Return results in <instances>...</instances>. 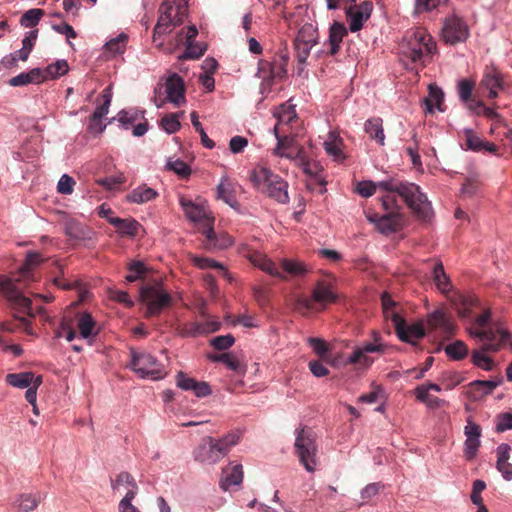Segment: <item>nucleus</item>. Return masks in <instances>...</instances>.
<instances>
[{
	"instance_id": "44",
	"label": "nucleus",
	"mask_w": 512,
	"mask_h": 512,
	"mask_svg": "<svg viewBox=\"0 0 512 512\" xmlns=\"http://www.w3.org/2000/svg\"><path fill=\"white\" fill-rule=\"evenodd\" d=\"M446 354L453 360H462L468 355V347L462 341H455L445 347Z\"/></svg>"
},
{
	"instance_id": "1",
	"label": "nucleus",
	"mask_w": 512,
	"mask_h": 512,
	"mask_svg": "<svg viewBox=\"0 0 512 512\" xmlns=\"http://www.w3.org/2000/svg\"><path fill=\"white\" fill-rule=\"evenodd\" d=\"M379 190L382 193L381 205L386 214L382 216L375 214L370 220L375 222L377 228L384 234L397 232L403 227L404 217L400 213L398 198L407 204L418 219L429 221L433 216L431 203L420 191V187L414 183L389 179L380 181Z\"/></svg>"
},
{
	"instance_id": "24",
	"label": "nucleus",
	"mask_w": 512,
	"mask_h": 512,
	"mask_svg": "<svg viewBox=\"0 0 512 512\" xmlns=\"http://www.w3.org/2000/svg\"><path fill=\"white\" fill-rule=\"evenodd\" d=\"M177 386L182 390L192 391L197 397H206L211 394L208 383L196 381L183 372H179L176 378Z\"/></svg>"
},
{
	"instance_id": "15",
	"label": "nucleus",
	"mask_w": 512,
	"mask_h": 512,
	"mask_svg": "<svg viewBox=\"0 0 512 512\" xmlns=\"http://www.w3.org/2000/svg\"><path fill=\"white\" fill-rule=\"evenodd\" d=\"M441 36L445 43L455 45L467 40L469 28L463 19L451 16L445 19Z\"/></svg>"
},
{
	"instance_id": "21",
	"label": "nucleus",
	"mask_w": 512,
	"mask_h": 512,
	"mask_svg": "<svg viewBox=\"0 0 512 512\" xmlns=\"http://www.w3.org/2000/svg\"><path fill=\"white\" fill-rule=\"evenodd\" d=\"M180 204L187 218L193 222L201 224L202 227L200 228V231L213 224L214 219L208 216L204 207L197 205L190 199H186L184 197L180 199Z\"/></svg>"
},
{
	"instance_id": "9",
	"label": "nucleus",
	"mask_w": 512,
	"mask_h": 512,
	"mask_svg": "<svg viewBox=\"0 0 512 512\" xmlns=\"http://www.w3.org/2000/svg\"><path fill=\"white\" fill-rule=\"evenodd\" d=\"M187 10L185 0H164L159 8L160 15L154 28V35L170 33L174 27L182 24Z\"/></svg>"
},
{
	"instance_id": "10",
	"label": "nucleus",
	"mask_w": 512,
	"mask_h": 512,
	"mask_svg": "<svg viewBox=\"0 0 512 512\" xmlns=\"http://www.w3.org/2000/svg\"><path fill=\"white\" fill-rule=\"evenodd\" d=\"M185 91L182 77L174 73L155 89V103L158 107H162L166 102L179 107L186 102Z\"/></svg>"
},
{
	"instance_id": "43",
	"label": "nucleus",
	"mask_w": 512,
	"mask_h": 512,
	"mask_svg": "<svg viewBox=\"0 0 512 512\" xmlns=\"http://www.w3.org/2000/svg\"><path fill=\"white\" fill-rule=\"evenodd\" d=\"M186 49L180 59H199L207 50V45L200 42L185 43Z\"/></svg>"
},
{
	"instance_id": "61",
	"label": "nucleus",
	"mask_w": 512,
	"mask_h": 512,
	"mask_svg": "<svg viewBox=\"0 0 512 512\" xmlns=\"http://www.w3.org/2000/svg\"><path fill=\"white\" fill-rule=\"evenodd\" d=\"M480 447V440L473 438H466L464 443V455L467 460H472Z\"/></svg>"
},
{
	"instance_id": "55",
	"label": "nucleus",
	"mask_w": 512,
	"mask_h": 512,
	"mask_svg": "<svg viewBox=\"0 0 512 512\" xmlns=\"http://www.w3.org/2000/svg\"><path fill=\"white\" fill-rule=\"evenodd\" d=\"M75 181L68 174H64L61 176L60 180L57 184V191L60 194L70 195L74 191Z\"/></svg>"
},
{
	"instance_id": "25",
	"label": "nucleus",
	"mask_w": 512,
	"mask_h": 512,
	"mask_svg": "<svg viewBox=\"0 0 512 512\" xmlns=\"http://www.w3.org/2000/svg\"><path fill=\"white\" fill-rule=\"evenodd\" d=\"M243 480V467L241 464L231 462L228 466L223 468L220 480V487L223 490H228L231 486L239 485Z\"/></svg>"
},
{
	"instance_id": "30",
	"label": "nucleus",
	"mask_w": 512,
	"mask_h": 512,
	"mask_svg": "<svg viewBox=\"0 0 512 512\" xmlns=\"http://www.w3.org/2000/svg\"><path fill=\"white\" fill-rule=\"evenodd\" d=\"M364 131L370 140H374L379 145H384L385 134L381 118L374 117L368 119L364 124Z\"/></svg>"
},
{
	"instance_id": "19",
	"label": "nucleus",
	"mask_w": 512,
	"mask_h": 512,
	"mask_svg": "<svg viewBox=\"0 0 512 512\" xmlns=\"http://www.w3.org/2000/svg\"><path fill=\"white\" fill-rule=\"evenodd\" d=\"M351 2L356 3V0H351ZM372 11V3L371 2H363L359 6L356 4L351 5L346 9V14L348 19L350 20L349 28L352 32L359 31L365 21H367L371 15Z\"/></svg>"
},
{
	"instance_id": "50",
	"label": "nucleus",
	"mask_w": 512,
	"mask_h": 512,
	"mask_svg": "<svg viewBox=\"0 0 512 512\" xmlns=\"http://www.w3.org/2000/svg\"><path fill=\"white\" fill-rule=\"evenodd\" d=\"M183 112L180 113L182 115ZM161 127L169 134L175 133L178 131L181 127L180 121H179V114L177 113H171L165 115L161 119Z\"/></svg>"
},
{
	"instance_id": "20",
	"label": "nucleus",
	"mask_w": 512,
	"mask_h": 512,
	"mask_svg": "<svg viewBox=\"0 0 512 512\" xmlns=\"http://www.w3.org/2000/svg\"><path fill=\"white\" fill-rule=\"evenodd\" d=\"M205 239L202 242L203 247L208 251H217L225 249L232 245L231 236L227 233L217 235L213 229V224L201 230Z\"/></svg>"
},
{
	"instance_id": "62",
	"label": "nucleus",
	"mask_w": 512,
	"mask_h": 512,
	"mask_svg": "<svg viewBox=\"0 0 512 512\" xmlns=\"http://www.w3.org/2000/svg\"><path fill=\"white\" fill-rule=\"evenodd\" d=\"M180 333H181V335L186 336V337H196L198 335H203L201 323L200 322L186 323L182 326Z\"/></svg>"
},
{
	"instance_id": "31",
	"label": "nucleus",
	"mask_w": 512,
	"mask_h": 512,
	"mask_svg": "<svg viewBox=\"0 0 512 512\" xmlns=\"http://www.w3.org/2000/svg\"><path fill=\"white\" fill-rule=\"evenodd\" d=\"M428 97L425 98L424 102L426 105V109L432 113L434 109H438L439 111H444V93L441 88L437 85L430 84L428 88Z\"/></svg>"
},
{
	"instance_id": "63",
	"label": "nucleus",
	"mask_w": 512,
	"mask_h": 512,
	"mask_svg": "<svg viewBox=\"0 0 512 512\" xmlns=\"http://www.w3.org/2000/svg\"><path fill=\"white\" fill-rule=\"evenodd\" d=\"M458 298L460 301V306L457 307L459 316L462 318L469 317L470 308L474 305V299L462 295H459Z\"/></svg>"
},
{
	"instance_id": "40",
	"label": "nucleus",
	"mask_w": 512,
	"mask_h": 512,
	"mask_svg": "<svg viewBox=\"0 0 512 512\" xmlns=\"http://www.w3.org/2000/svg\"><path fill=\"white\" fill-rule=\"evenodd\" d=\"M36 377L32 372L10 373L6 376V382L17 388L30 387Z\"/></svg>"
},
{
	"instance_id": "34",
	"label": "nucleus",
	"mask_w": 512,
	"mask_h": 512,
	"mask_svg": "<svg viewBox=\"0 0 512 512\" xmlns=\"http://www.w3.org/2000/svg\"><path fill=\"white\" fill-rule=\"evenodd\" d=\"M286 71L282 66L276 67L274 64L267 60H260L258 62L257 76L264 79H274L276 77H282Z\"/></svg>"
},
{
	"instance_id": "59",
	"label": "nucleus",
	"mask_w": 512,
	"mask_h": 512,
	"mask_svg": "<svg viewBox=\"0 0 512 512\" xmlns=\"http://www.w3.org/2000/svg\"><path fill=\"white\" fill-rule=\"evenodd\" d=\"M105 128V125L102 123V119L97 118L91 115L87 122V133L93 137L101 134Z\"/></svg>"
},
{
	"instance_id": "18",
	"label": "nucleus",
	"mask_w": 512,
	"mask_h": 512,
	"mask_svg": "<svg viewBox=\"0 0 512 512\" xmlns=\"http://www.w3.org/2000/svg\"><path fill=\"white\" fill-rule=\"evenodd\" d=\"M159 278L158 272L145 261L130 260V283L135 281H141V285L156 283Z\"/></svg>"
},
{
	"instance_id": "12",
	"label": "nucleus",
	"mask_w": 512,
	"mask_h": 512,
	"mask_svg": "<svg viewBox=\"0 0 512 512\" xmlns=\"http://www.w3.org/2000/svg\"><path fill=\"white\" fill-rule=\"evenodd\" d=\"M319 32L316 24L306 23L294 38V54L300 64H306L312 47L318 44Z\"/></svg>"
},
{
	"instance_id": "5",
	"label": "nucleus",
	"mask_w": 512,
	"mask_h": 512,
	"mask_svg": "<svg viewBox=\"0 0 512 512\" xmlns=\"http://www.w3.org/2000/svg\"><path fill=\"white\" fill-rule=\"evenodd\" d=\"M249 180L257 190L269 198L281 204L289 202L288 183L268 168L257 166L249 172Z\"/></svg>"
},
{
	"instance_id": "38",
	"label": "nucleus",
	"mask_w": 512,
	"mask_h": 512,
	"mask_svg": "<svg viewBox=\"0 0 512 512\" xmlns=\"http://www.w3.org/2000/svg\"><path fill=\"white\" fill-rule=\"evenodd\" d=\"M191 261L196 267L200 269H218L220 273L223 275V277L227 278L228 280H231L230 274L224 268V266L220 262L215 261L214 259L192 255Z\"/></svg>"
},
{
	"instance_id": "57",
	"label": "nucleus",
	"mask_w": 512,
	"mask_h": 512,
	"mask_svg": "<svg viewBox=\"0 0 512 512\" xmlns=\"http://www.w3.org/2000/svg\"><path fill=\"white\" fill-rule=\"evenodd\" d=\"M379 183H374L373 181H361L357 183L356 192L362 197H370L372 196L376 189H379Z\"/></svg>"
},
{
	"instance_id": "29",
	"label": "nucleus",
	"mask_w": 512,
	"mask_h": 512,
	"mask_svg": "<svg viewBox=\"0 0 512 512\" xmlns=\"http://www.w3.org/2000/svg\"><path fill=\"white\" fill-rule=\"evenodd\" d=\"M497 469L505 480L512 479V464L508 462L510 458V446L501 444L497 448Z\"/></svg>"
},
{
	"instance_id": "54",
	"label": "nucleus",
	"mask_w": 512,
	"mask_h": 512,
	"mask_svg": "<svg viewBox=\"0 0 512 512\" xmlns=\"http://www.w3.org/2000/svg\"><path fill=\"white\" fill-rule=\"evenodd\" d=\"M166 169L174 171L183 179L188 178L191 174V168L187 162H167Z\"/></svg>"
},
{
	"instance_id": "53",
	"label": "nucleus",
	"mask_w": 512,
	"mask_h": 512,
	"mask_svg": "<svg viewBox=\"0 0 512 512\" xmlns=\"http://www.w3.org/2000/svg\"><path fill=\"white\" fill-rule=\"evenodd\" d=\"M307 342L316 355L320 358H325L329 351V347L323 339L310 337Z\"/></svg>"
},
{
	"instance_id": "45",
	"label": "nucleus",
	"mask_w": 512,
	"mask_h": 512,
	"mask_svg": "<svg viewBox=\"0 0 512 512\" xmlns=\"http://www.w3.org/2000/svg\"><path fill=\"white\" fill-rule=\"evenodd\" d=\"M476 83L471 79H461L457 85V92L459 99L462 102H468L472 100L473 91L475 89Z\"/></svg>"
},
{
	"instance_id": "22",
	"label": "nucleus",
	"mask_w": 512,
	"mask_h": 512,
	"mask_svg": "<svg viewBox=\"0 0 512 512\" xmlns=\"http://www.w3.org/2000/svg\"><path fill=\"white\" fill-rule=\"evenodd\" d=\"M299 166L303 173L309 176L306 186L310 190H315L317 186L320 187V192H323L326 185L325 177L323 175V167L320 162H299Z\"/></svg>"
},
{
	"instance_id": "47",
	"label": "nucleus",
	"mask_w": 512,
	"mask_h": 512,
	"mask_svg": "<svg viewBox=\"0 0 512 512\" xmlns=\"http://www.w3.org/2000/svg\"><path fill=\"white\" fill-rule=\"evenodd\" d=\"M69 71V65L66 60H58L53 64H50L46 67L45 78L50 77L51 79H57Z\"/></svg>"
},
{
	"instance_id": "58",
	"label": "nucleus",
	"mask_w": 512,
	"mask_h": 512,
	"mask_svg": "<svg viewBox=\"0 0 512 512\" xmlns=\"http://www.w3.org/2000/svg\"><path fill=\"white\" fill-rule=\"evenodd\" d=\"M380 483H370L365 486L361 491L362 502L359 504L360 506L368 503L372 498L379 494L380 491Z\"/></svg>"
},
{
	"instance_id": "23",
	"label": "nucleus",
	"mask_w": 512,
	"mask_h": 512,
	"mask_svg": "<svg viewBox=\"0 0 512 512\" xmlns=\"http://www.w3.org/2000/svg\"><path fill=\"white\" fill-rule=\"evenodd\" d=\"M348 31L343 23L335 21L331 24L329 28V36L327 42L324 43V46H328V50L322 51L328 56L336 55L340 48L343 38L347 36Z\"/></svg>"
},
{
	"instance_id": "6",
	"label": "nucleus",
	"mask_w": 512,
	"mask_h": 512,
	"mask_svg": "<svg viewBox=\"0 0 512 512\" xmlns=\"http://www.w3.org/2000/svg\"><path fill=\"white\" fill-rule=\"evenodd\" d=\"M435 50L436 44L432 37L421 29L407 31L400 44L401 55L412 63L422 66H424L425 59L432 55Z\"/></svg>"
},
{
	"instance_id": "51",
	"label": "nucleus",
	"mask_w": 512,
	"mask_h": 512,
	"mask_svg": "<svg viewBox=\"0 0 512 512\" xmlns=\"http://www.w3.org/2000/svg\"><path fill=\"white\" fill-rule=\"evenodd\" d=\"M480 188V181L477 177H469L466 179V182L463 184L461 189L462 197H472L478 193Z\"/></svg>"
},
{
	"instance_id": "26",
	"label": "nucleus",
	"mask_w": 512,
	"mask_h": 512,
	"mask_svg": "<svg viewBox=\"0 0 512 512\" xmlns=\"http://www.w3.org/2000/svg\"><path fill=\"white\" fill-rule=\"evenodd\" d=\"M464 136H465L464 146H465V149H467V150H472L475 152H481V151L495 152L496 151V146L493 143L484 141L476 133H474L471 129H465Z\"/></svg>"
},
{
	"instance_id": "17",
	"label": "nucleus",
	"mask_w": 512,
	"mask_h": 512,
	"mask_svg": "<svg viewBox=\"0 0 512 512\" xmlns=\"http://www.w3.org/2000/svg\"><path fill=\"white\" fill-rule=\"evenodd\" d=\"M506 83L501 72L494 66H486L481 81L479 82L480 91H488L489 99H496L498 92L504 90Z\"/></svg>"
},
{
	"instance_id": "46",
	"label": "nucleus",
	"mask_w": 512,
	"mask_h": 512,
	"mask_svg": "<svg viewBox=\"0 0 512 512\" xmlns=\"http://www.w3.org/2000/svg\"><path fill=\"white\" fill-rule=\"evenodd\" d=\"M97 102L98 105L92 115L102 119L108 113L109 105L111 102V93L109 87L103 90Z\"/></svg>"
},
{
	"instance_id": "39",
	"label": "nucleus",
	"mask_w": 512,
	"mask_h": 512,
	"mask_svg": "<svg viewBox=\"0 0 512 512\" xmlns=\"http://www.w3.org/2000/svg\"><path fill=\"white\" fill-rule=\"evenodd\" d=\"M324 148L329 156L340 157L342 155L344 142L343 139L335 132H330L328 138L323 143Z\"/></svg>"
},
{
	"instance_id": "36",
	"label": "nucleus",
	"mask_w": 512,
	"mask_h": 512,
	"mask_svg": "<svg viewBox=\"0 0 512 512\" xmlns=\"http://www.w3.org/2000/svg\"><path fill=\"white\" fill-rule=\"evenodd\" d=\"M217 198L222 199L230 206L237 203L234 195V183L227 177H223L217 186Z\"/></svg>"
},
{
	"instance_id": "3",
	"label": "nucleus",
	"mask_w": 512,
	"mask_h": 512,
	"mask_svg": "<svg viewBox=\"0 0 512 512\" xmlns=\"http://www.w3.org/2000/svg\"><path fill=\"white\" fill-rule=\"evenodd\" d=\"M242 438L239 430H233L220 438L206 436L193 451L194 460L214 465L224 458Z\"/></svg>"
},
{
	"instance_id": "49",
	"label": "nucleus",
	"mask_w": 512,
	"mask_h": 512,
	"mask_svg": "<svg viewBox=\"0 0 512 512\" xmlns=\"http://www.w3.org/2000/svg\"><path fill=\"white\" fill-rule=\"evenodd\" d=\"M44 15V11L39 8H34L26 11L21 19L20 23L24 27H34L38 24V22L41 20L42 16Z\"/></svg>"
},
{
	"instance_id": "33",
	"label": "nucleus",
	"mask_w": 512,
	"mask_h": 512,
	"mask_svg": "<svg viewBox=\"0 0 512 512\" xmlns=\"http://www.w3.org/2000/svg\"><path fill=\"white\" fill-rule=\"evenodd\" d=\"M41 502V496L38 493H24L19 495L17 500L15 501V505L17 506L16 512H29L33 511L38 507Z\"/></svg>"
},
{
	"instance_id": "32",
	"label": "nucleus",
	"mask_w": 512,
	"mask_h": 512,
	"mask_svg": "<svg viewBox=\"0 0 512 512\" xmlns=\"http://www.w3.org/2000/svg\"><path fill=\"white\" fill-rule=\"evenodd\" d=\"M45 79L42 77V71L39 68H34L27 73H20L19 75L11 78L9 84L11 86H23L29 83H40Z\"/></svg>"
},
{
	"instance_id": "27",
	"label": "nucleus",
	"mask_w": 512,
	"mask_h": 512,
	"mask_svg": "<svg viewBox=\"0 0 512 512\" xmlns=\"http://www.w3.org/2000/svg\"><path fill=\"white\" fill-rule=\"evenodd\" d=\"M77 329L83 339H92L98 334L95 320L90 313L84 312L78 315Z\"/></svg>"
},
{
	"instance_id": "48",
	"label": "nucleus",
	"mask_w": 512,
	"mask_h": 512,
	"mask_svg": "<svg viewBox=\"0 0 512 512\" xmlns=\"http://www.w3.org/2000/svg\"><path fill=\"white\" fill-rule=\"evenodd\" d=\"M127 35L121 33L116 38L111 39L105 45L106 50L112 55L123 54L126 49Z\"/></svg>"
},
{
	"instance_id": "41",
	"label": "nucleus",
	"mask_w": 512,
	"mask_h": 512,
	"mask_svg": "<svg viewBox=\"0 0 512 512\" xmlns=\"http://www.w3.org/2000/svg\"><path fill=\"white\" fill-rule=\"evenodd\" d=\"M486 352L483 346L481 349L474 350L471 354V361L475 366L486 371H491L494 367V362L492 358L485 354Z\"/></svg>"
},
{
	"instance_id": "42",
	"label": "nucleus",
	"mask_w": 512,
	"mask_h": 512,
	"mask_svg": "<svg viewBox=\"0 0 512 512\" xmlns=\"http://www.w3.org/2000/svg\"><path fill=\"white\" fill-rule=\"evenodd\" d=\"M65 234L73 240H84L87 238V230L79 222L69 220L65 223Z\"/></svg>"
},
{
	"instance_id": "16",
	"label": "nucleus",
	"mask_w": 512,
	"mask_h": 512,
	"mask_svg": "<svg viewBox=\"0 0 512 512\" xmlns=\"http://www.w3.org/2000/svg\"><path fill=\"white\" fill-rule=\"evenodd\" d=\"M337 299L336 294L332 291L331 286L324 281H319L313 290L311 298H301L298 300V308L303 310L314 309V304L318 303L323 308L328 303H333Z\"/></svg>"
},
{
	"instance_id": "14",
	"label": "nucleus",
	"mask_w": 512,
	"mask_h": 512,
	"mask_svg": "<svg viewBox=\"0 0 512 512\" xmlns=\"http://www.w3.org/2000/svg\"><path fill=\"white\" fill-rule=\"evenodd\" d=\"M391 321L395 327L399 339L403 342L416 345L417 341L425 336V328L422 322L408 325L396 312H392Z\"/></svg>"
},
{
	"instance_id": "52",
	"label": "nucleus",
	"mask_w": 512,
	"mask_h": 512,
	"mask_svg": "<svg viewBox=\"0 0 512 512\" xmlns=\"http://www.w3.org/2000/svg\"><path fill=\"white\" fill-rule=\"evenodd\" d=\"M496 432L502 433L512 429V412L500 413L496 416Z\"/></svg>"
},
{
	"instance_id": "60",
	"label": "nucleus",
	"mask_w": 512,
	"mask_h": 512,
	"mask_svg": "<svg viewBox=\"0 0 512 512\" xmlns=\"http://www.w3.org/2000/svg\"><path fill=\"white\" fill-rule=\"evenodd\" d=\"M125 182V176L122 174L118 177H106L97 180V183L105 187L107 190L114 191Z\"/></svg>"
},
{
	"instance_id": "64",
	"label": "nucleus",
	"mask_w": 512,
	"mask_h": 512,
	"mask_svg": "<svg viewBox=\"0 0 512 512\" xmlns=\"http://www.w3.org/2000/svg\"><path fill=\"white\" fill-rule=\"evenodd\" d=\"M230 370L235 371L239 374H244L245 368L239 361V359L231 353H226L224 362Z\"/></svg>"
},
{
	"instance_id": "11",
	"label": "nucleus",
	"mask_w": 512,
	"mask_h": 512,
	"mask_svg": "<svg viewBox=\"0 0 512 512\" xmlns=\"http://www.w3.org/2000/svg\"><path fill=\"white\" fill-rule=\"evenodd\" d=\"M295 449L300 462L308 472H313L317 466V446L314 432L310 428L301 429L295 440Z\"/></svg>"
},
{
	"instance_id": "2",
	"label": "nucleus",
	"mask_w": 512,
	"mask_h": 512,
	"mask_svg": "<svg viewBox=\"0 0 512 512\" xmlns=\"http://www.w3.org/2000/svg\"><path fill=\"white\" fill-rule=\"evenodd\" d=\"M274 116L277 118V123L274 127L275 136L278 141V145L275 149V156L280 158H287L294 160L300 158L302 149L296 143L294 136V126L298 124V117L295 109V105L291 104L290 101L278 106L274 112Z\"/></svg>"
},
{
	"instance_id": "28",
	"label": "nucleus",
	"mask_w": 512,
	"mask_h": 512,
	"mask_svg": "<svg viewBox=\"0 0 512 512\" xmlns=\"http://www.w3.org/2000/svg\"><path fill=\"white\" fill-rule=\"evenodd\" d=\"M428 328L431 330H441L445 334L453 331V324L442 310H436L428 315Z\"/></svg>"
},
{
	"instance_id": "35",
	"label": "nucleus",
	"mask_w": 512,
	"mask_h": 512,
	"mask_svg": "<svg viewBox=\"0 0 512 512\" xmlns=\"http://www.w3.org/2000/svg\"><path fill=\"white\" fill-rule=\"evenodd\" d=\"M158 193L155 189L147 186L146 184L139 185L130 193V201L143 204L155 199Z\"/></svg>"
},
{
	"instance_id": "7",
	"label": "nucleus",
	"mask_w": 512,
	"mask_h": 512,
	"mask_svg": "<svg viewBox=\"0 0 512 512\" xmlns=\"http://www.w3.org/2000/svg\"><path fill=\"white\" fill-rule=\"evenodd\" d=\"M489 318V312L477 316L475 327L470 330V334L484 343L483 349L485 351L496 352L509 342L511 334L500 327L488 325Z\"/></svg>"
},
{
	"instance_id": "13",
	"label": "nucleus",
	"mask_w": 512,
	"mask_h": 512,
	"mask_svg": "<svg viewBox=\"0 0 512 512\" xmlns=\"http://www.w3.org/2000/svg\"><path fill=\"white\" fill-rule=\"evenodd\" d=\"M131 355L130 369L140 378L159 380L164 377L165 372L162 365L153 356L134 351H131Z\"/></svg>"
},
{
	"instance_id": "37",
	"label": "nucleus",
	"mask_w": 512,
	"mask_h": 512,
	"mask_svg": "<svg viewBox=\"0 0 512 512\" xmlns=\"http://www.w3.org/2000/svg\"><path fill=\"white\" fill-rule=\"evenodd\" d=\"M432 276L434 283L442 293H448L451 290L452 285L450 279L445 273L441 262L435 263Z\"/></svg>"
},
{
	"instance_id": "8",
	"label": "nucleus",
	"mask_w": 512,
	"mask_h": 512,
	"mask_svg": "<svg viewBox=\"0 0 512 512\" xmlns=\"http://www.w3.org/2000/svg\"><path fill=\"white\" fill-rule=\"evenodd\" d=\"M139 300L146 307L147 317L158 316L172 304L171 295L162 287L161 278L156 283L141 285L139 288Z\"/></svg>"
},
{
	"instance_id": "56",
	"label": "nucleus",
	"mask_w": 512,
	"mask_h": 512,
	"mask_svg": "<svg viewBox=\"0 0 512 512\" xmlns=\"http://www.w3.org/2000/svg\"><path fill=\"white\" fill-rule=\"evenodd\" d=\"M234 342V337L231 334H227L214 337L210 341V344L217 350H226L230 348Z\"/></svg>"
},
{
	"instance_id": "4",
	"label": "nucleus",
	"mask_w": 512,
	"mask_h": 512,
	"mask_svg": "<svg viewBox=\"0 0 512 512\" xmlns=\"http://www.w3.org/2000/svg\"><path fill=\"white\" fill-rule=\"evenodd\" d=\"M239 253L247 258L254 266L258 267L262 271L268 273L273 277L286 280V274L292 277H300L306 274L307 268L304 264L298 261L283 259L281 262L282 272L278 269L276 264L269 259L265 254L252 249L247 244H241L239 247Z\"/></svg>"
}]
</instances>
